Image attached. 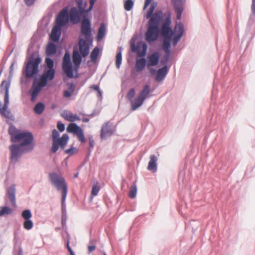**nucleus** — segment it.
<instances>
[{
	"label": "nucleus",
	"instance_id": "f257e3e1",
	"mask_svg": "<svg viewBox=\"0 0 255 255\" xmlns=\"http://www.w3.org/2000/svg\"><path fill=\"white\" fill-rule=\"evenodd\" d=\"M156 5V3H152L145 15L146 18L149 19V21L147 24V29L145 34V39L149 43L157 39L159 26L163 17V12L161 10L157 11L153 13Z\"/></svg>",
	"mask_w": 255,
	"mask_h": 255
},
{
	"label": "nucleus",
	"instance_id": "f03ea898",
	"mask_svg": "<svg viewBox=\"0 0 255 255\" xmlns=\"http://www.w3.org/2000/svg\"><path fill=\"white\" fill-rule=\"evenodd\" d=\"M12 142H20V144L27 150H32L34 146L32 134L28 131H20L14 126H10L8 128Z\"/></svg>",
	"mask_w": 255,
	"mask_h": 255
},
{
	"label": "nucleus",
	"instance_id": "7ed1b4c3",
	"mask_svg": "<svg viewBox=\"0 0 255 255\" xmlns=\"http://www.w3.org/2000/svg\"><path fill=\"white\" fill-rule=\"evenodd\" d=\"M171 18L170 13H168L165 18L161 28V33L164 39L162 43L163 49L166 54L169 56L170 53V41L172 38V30L170 27Z\"/></svg>",
	"mask_w": 255,
	"mask_h": 255
},
{
	"label": "nucleus",
	"instance_id": "20e7f679",
	"mask_svg": "<svg viewBox=\"0 0 255 255\" xmlns=\"http://www.w3.org/2000/svg\"><path fill=\"white\" fill-rule=\"evenodd\" d=\"M49 179L57 190H61L62 194V203H64L67 194V185L64 178L61 175L56 172H52L49 174Z\"/></svg>",
	"mask_w": 255,
	"mask_h": 255
},
{
	"label": "nucleus",
	"instance_id": "39448f33",
	"mask_svg": "<svg viewBox=\"0 0 255 255\" xmlns=\"http://www.w3.org/2000/svg\"><path fill=\"white\" fill-rule=\"evenodd\" d=\"M41 62L40 58L37 57L30 60L26 67V76L30 78L36 74L38 72V65Z\"/></svg>",
	"mask_w": 255,
	"mask_h": 255
},
{
	"label": "nucleus",
	"instance_id": "423d86ee",
	"mask_svg": "<svg viewBox=\"0 0 255 255\" xmlns=\"http://www.w3.org/2000/svg\"><path fill=\"white\" fill-rule=\"evenodd\" d=\"M9 150L10 151V161L13 163H15L17 161L20 155L25 152L30 151V150H26L24 147L18 144H12L9 146Z\"/></svg>",
	"mask_w": 255,
	"mask_h": 255
},
{
	"label": "nucleus",
	"instance_id": "0eeeda50",
	"mask_svg": "<svg viewBox=\"0 0 255 255\" xmlns=\"http://www.w3.org/2000/svg\"><path fill=\"white\" fill-rule=\"evenodd\" d=\"M67 131L68 132L73 133L76 135L78 140L81 142L83 143L86 141L83 130L76 124H70L67 128Z\"/></svg>",
	"mask_w": 255,
	"mask_h": 255
},
{
	"label": "nucleus",
	"instance_id": "6e6552de",
	"mask_svg": "<svg viewBox=\"0 0 255 255\" xmlns=\"http://www.w3.org/2000/svg\"><path fill=\"white\" fill-rule=\"evenodd\" d=\"M62 68L64 73L69 78L73 77V69L70 61V56L68 52H66L63 60Z\"/></svg>",
	"mask_w": 255,
	"mask_h": 255
},
{
	"label": "nucleus",
	"instance_id": "1a4fd4ad",
	"mask_svg": "<svg viewBox=\"0 0 255 255\" xmlns=\"http://www.w3.org/2000/svg\"><path fill=\"white\" fill-rule=\"evenodd\" d=\"M68 10L67 8H63L58 14L56 22L57 25L62 27L66 25L68 22Z\"/></svg>",
	"mask_w": 255,
	"mask_h": 255
},
{
	"label": "nucleus",
	"instance_id": "9d476101",
	"mask_svg": "<svg viewBox=\"0 0 255 255\" xmlns=\"http://www.w3.org/2000/svg\"><path fill=\"white\" fill-rule=\"evenodd\" d=\"M184 33V26L181 23L176 24L174 28V31H172L173 35L172 40L173 44L176 45L179 41Z\"/></svg>",
	"mask_w": 255,
	"mask_h": 255
},
{
	"label": "nucleus",
	"instance_id": "9b49d317",
	"mask_svg": "<svg viewBox=\"0 0 255 255\" xmlns=\"http://www.w3.org/2000/svg\"><path fill=\"white\" fill-rule=\"evenodd\" d=\"M131 47L132 51L136 52L139 57H143L145 55L147 46L144 42L142 41L139 42L136 45L134 44H131Z\"/></svg>",
	"mask_w": 255,
	"mask_h": 255
},
{
	"label": "nucleus",
	"instance_id": "f8f14e48",
	"mask_svg": "<svg viewBox=\"0 0 255 255\" xmlns=\"http://www.w3.org/2000/svg\"><path fill=\"white\" fill-rule=\"evenodd\" d=\"M55 73L54 69L45 70L39 81L40 82L41 85L42 86H45L47 85V81H51L54 78Z\"/></svg>",
	"mask_w": 255,
	"mask_h": 255
},
{
	"label": "nucleus",
	"instance_id": "ddd939ff",
	"mask_svg": "<svg viewBox=\"0 0 255 255\" xmlns=\"http://www.w3.org/2000/svg\"><path fill=\"white\" fill-rule=\"evenodd\" d=\"M81 33L86 36L87 40L91 35V23L88 18H84L81 22Z\"/></svg>",
	"mask_w": 255,
	"mask_h": 255
},
{
	"label": "nucleus",
	"instance_id": "4468645a",
	"mask_svg": "<svg viewBox=\"0 0 255 255\" xmlns=\"http://www.w3.org/2000/svg\"><path fill=\"white\" fill-rule=\"evenodd\" d=\"M160 54L158 52L155 51L152 54L148 55L147 57V67L149 68L150 66L156 65L159 60Z\"/></svg>",
	"mask_w": 255,
	"mask_h": 255
},
{
	"label": "nucleus",
	"instance_id": "2eb2a0df",
	"mask_svg": "<svg viewBox=\"0 0 255 255\" xmlns=\"http://www.w3.org/2000/svg\"><path fill=\"white\" fill-rule=\"evenodd\" d=\"M44 86H42L40 82L39 81L37 84L34 83L32 85L29 93L31 95V100L32 102H35L36 100L37 97L39 93L41 91L42 88Z\"/></svg>",
	"mask_w": 255,
	"mask_h": 255
},
{
	"label": "nucleus",
	"instance_id": "dca6fc26",
	"mask_svg": "<svg viewBox=\"0 0 255 255\" xmlns=\"http://www.w3.org/2000/svg\"><path fill=\"white\" fill-rule=\"evenodd\" d=\"M113 130L109 122L104 124L101 130V137L102 139L107 138L112 135Z\"/></svg>",
	"mask_w": 255,
	"mask_h": 255
},
{
	"label": "nucleus",
	"instance_id": "f3484780",
	"mask_svg": "<svg viewBox=\"0 0 255 255\" xmlns=\"http://www.w3.org/2000/svg\"><path fill=\"white\" fill-rule=\"evenodd\" d=\"M87 39H80L79 41V51L84 57L87 56L89 53V45Z\"/></svg>",
	"mask_w": 255,
	"mask_h": 255
},
{
	"label": "nucleus",
	"instance_id": "a211bd4d",
	"mask_svg": "<svg viewBox=\"0 0 255 255\" xmlns=\"http://www.w3.org/2000/svg\"><path fill=\"white\" fill-rule=\"evenodd\" d=\"M80 12L76 7H72L70 10L69 18L71 22L74 24L77 23L80 21Z\"/></svg>",
	"mask_w": 255,
	"mask_h": 255
},
{
	"label": "nucleus",
	"instance_id": "6ab92c4d",
	"mask_svg": "<svg viewBox=\"0 0 255 255\" xmlns=\"http://www.w3.org/2000/svg\"><path fill=\"white\" fill-rule=\"evenodd\" d=\"M61 33V27L55 25L52 29L50 34V39L54 41H59Z\"/></svg>",
	"mask_w": 255,
	"mask_h": 255
},
{
	"label": "nucleus",
	"instance_id": "aec40b11",
	"mask_svg": "<svg viewBox=\"0 0 255 255\" xmlns=\"http://www.w3.org/2000/svg\"><path fill=\"white\" fill-rule=\"evenodd\" d=\"M158 160L157 157L154 155L150 156V160L148 162L147 169L150 171L153 172H155L157 170V163L156 162Z\"/></svg>",
	"mask_w": 255,
	"mask_h": 255
},
{
	"label": "nucleus",
	"instance_id": "412c9836",
	"mask_svg": "<svg viewBox=\"0 0 255 255\" xmlns=\"http://www.w3.org/2000/svg\"><path fill=\"white\" fill-rule=\"evenodd\" d=\"M63 118L69 122H75L80 121V118L76 115L73 114L70 112L65 111L62 114Z\"/></svg>",
	"mask_w": 255,
	"mask_h": 255
},
{
	"label": "nucleus",
	"instance_id": "4be33fe9",
	"mask_svg": "<svg viewBox=\"0 0 255 255\" xmlns=\"http://www.w3.org/2000/svg\"><path fill=\"white\" fill-rule=\"evenodd\" d=\"M143 102L144 100L139 96H138L135 99H133L131 101H130L132 111H135L138 108L140 107L142 105Z\"/></svg>",
	"mask_w": 255,
	"mask_h": 255
},
{
	"label": "nucleus",
	"instance_id": "5701e85b",
	"mask_svg": "<svg viewBox=\"0 0 255 255\" xmlns=\"http://www.w3.org/2000/svg\"><path fill=\"white\" fill-rule=\"evenodd\" d=\"M15 189L14 186H10L7 191V194L10 200L12 206H15Z\"/></svg>",
	"mask_w": 255,
	"mask_h": 255
},
{
	"label": "nucleus",
	"instance_id": "b1692460",
	"mask_svg": "<svg viewBox=\"0 0 255 255\" xmlns=\"http://www.w3.org/2000/svg\"><path fill=\"white\" fill-rule=\"evenodd\" d=\"M167 73V68L166 66H164L163 67L159 69L157 72L155 80L157 81H160L162 80L166 76Z\"/></svg>",
	"mask_w": 255,
	"mask_h": 255
},
{
	"label": "nucleus",
	"instance_id": "393cba45",
	"mask_svg": "<svg viewBox=\"0 0 255 255\" xmlns=\"http://www.w3.org/2000/svg\"><path fill=\"white\" fill-rule=\"evenodd\" d=\"M56 52V47L55 44L50 42L49 43L46 47V53L47 55L51 56Z\"/></svg>",
	"mask_w": 255,
	"mask_h": 255
},
{
	"label": "nucleus",
	"instance_id": "a878e982",
	"mask_svg": "<svg viewBox=\"0 0 255 255\" xmlns=\"http://www.w3.org/2000/svg\"><path fill=\"white\" fill-rule=\"evenodd\" d=\"M150 92V86L146 85L140 91L138 96L141 98L144 101L147 98Z\"/></svg>",
	"mask_w": 255,
	"mask_h": 255
},
{
	"label": "nucleus",
	"instance_id": "bb28decb",
	"mask_svg": "<svg viewBox=\"0 0 255 255\" xmlns=\"http://www.w3.org/2000/svg\"><path fill=\"white\" fill-rule=\"evenodd\" d=\"M146 65V61L145 59L141 58L140 59L137 60L136 64H135V68L136 70L137 71L142 70Z\"/></svg>",
	"mask_w": 255,
	"mask_h": 255
},
{
	"label": "nucleus",
	"instance_id": "cd10ccee",
	"mask_svg": "<svg viewBox=\"0 0 255 255\" xmlns=\"http://www.w3.org/2000/svg\"><path fill=\"white\" fill-rule=\"evenodd\" d=\"M69 140V136L67 134H64L61 138H58L57 141L59 144V145L63 148L66 145L68 140Z\"/></svg>",
	"mask_w": 255,
	"mask_h": 255
},
{
	"label": "nucleus",
	"instance_id": "c85d7f7f",
	"mask_svg": "<svg viewBox=\"0 0 255 255\" xmlns=\"http://www.w3.org/2000/svg\"><path fill=\"white\" fill-rule=\"evenodd\" d=\"M73 61L74 64L78 66L81 62V57L77 51H74L73 54Z\"/></svg>",
	"mask_w": 255,
	"mask_h": 255
},
{
	"label": "nucleus",
	"instance_id": "c756f323",
	"mask_svg": "<svg viewBox=\"0 0 255 255\" xmlns=\"http://www.w3.org/2000/svg\"><path fill=\"white\" fill-rule=\"evenodd\" d=\"M45 108L44 105L42 103H37L34 108V111L35 113L40 115L42 113Z\"/></svg>",
	"mask_w": 255,
	"mask_h": 255
},
{
	"label": "nucleus",
	"instance_id": "7c9ffc66",
	"mask_svg": "<svg viewBox=\"0 0 255 255\" xmlns=\"http://www.w3.org/2000/svg\"><path fill=\"white\" fill-rule=\"evenodd\" d=\"M69 90L64 91L63 96L66 98H69L74 91V86L73 84H69Z\"/></svg>",
	"mask_w": 255,
	"mask_h": 255
},
{
	"label": "nucleus",
	"instance_id": "2f4dec72",
	"mask_svg": "<svg viewBox=\"0 0 255 255\" xmlns=\"http://www.w3.org/2000/svg\"><path fill=\"white\" fill-rule=\"evenodd\" d=\"M78 7L79 10V12H80L81 14H84L85 13H87L88 11H86L87 10H85V7L87 5V3L85 2L84 3H83V1L82 0H79L78 1Z\"/></svg>",
	"mask_w": 255,
	"mask_h": 255
},
{
	"label": "nucleus",
	"instance_id": "473e14b6",
	"mask_svg": "<svg viewBox=\"0 0 255 255\" xmlns=\"http://www.w3.org/2000/svg\"><path fill=\"white\" fill-rule=\"evenodd\" d=\"M105 26L104 23H102L100 25V27L99 29L98 34H97V39L98 40H101L104 36L105 32Z\"/></svg>",
	"mask_w": 255,
	"mask_h": 255
},
{
	"label": "nucleus",
	"instance_id": "72a5a7b5",
	"mask_svg": "<svg viewBox=\"0 0 255 255\" xmlns=\"http://www.w3.org/2000/svg\"><path fill=\"white\" fill-rule=\"evenodd\" d=\"M99 53V49L98 47H96L94 48L91 53V59L92 62H95L97 59Z\"/></svg>",
	"mask_w": 255,
	"mask_h": 255
},
{
	"label": "nucleus",
	"instance_id": "f704fd0d",
	"mask_svg": "<svg viewBox=\"0 0 255 255\" xmlns=\"http://www.w3.org/2000/svg\"><path fill=\"white\" fill-rule=\"evenodd\" d=\"M12 212V210L10 208L7 207H1L0 209V216L10 214Z\"/></svg>",
	"mask_w": 255,
	"mask_h": 255
},
{
	"label": "nucleus",
	"instance_id": "c9c22d12",
	"mask_svg": "<svg viewBox=\"0 0 255 255\" xmlns=\"http://www.w3.org/2000/svg\"><path fill=\"white\" fill-rule=\"evenodd\" d=\"M122 56L121 52H118L116 57V65L118 69H119L122 63Z\"/></svg>",
	"mask_w": 255,
	"mask_h": 255
},
{
	"label": "nucleus",
	"instance_id": "e433bc0d",
	"mask_svg": "<svg viewBox=\"0 0 255 255\" xmlns=\"http://www.w3.org/2000/svg\"><path fill=\"white\" fill-rule=\"evenodd\" d=\"M133 5V2L132 0H127L124 3V8L127 11L130 10Z\"/></svg>",
	"mask_w": 255,
	"mask_h": 255
},
{
	"label": "nucleus",
	"instance_id": "4c0bfd02",
	"mask_svg": "<svg viewBox=\"0 0 255 255\" xmlns=\"http://www.w3.org/2000/svg\"><path fill=\"white\" fill-rule=\"evenodd\" d=\"M33 226V222L30 220H25L23 223V227L25 229L29 230L32 228Z\"/></svg>",
	"mask_w": 255,
	"mask_h": 255
},
{
	"label": "nucleus",
	"instance_id": "58836bf2",
	"mask_svg": "<svg viewBox=\"0 0 255 255\" xmlns=\"http://www.w3.org/2000/svg\"><path fill=\"white\" fill-rule=\"evenodd\" d=\"M136 186L135 185L131 186L128 193L129 197L132 199L135 198L136 195Z\"/></svg>",
	"mask_w": 255,
	"mask_h": 255
},
{
	"label": "nucleus",
	"instance_id": "ea45409f",
	"mask_svg": "<svg viewBox=\"0 0 255 255\" xmlns=\"http://www.w3.org/2000/svg\"><path fill=\"white\" fill-rule=\"evenodd\" d=\"M22 217L24 220H30L32 215L29 210H25L22 213Z\"/></svg>",
	"mask_w": 255,
	"mask_h": 255
},
{
	"label": "nucleus",
	"instance_id": "a19ab883",
	"mask_svg": "<svg viewBox=\"0 0 255 255\" xmlns=\"http://www.w3.org/2000/svg\"><path fill=\"white\" fill-rule=\"evenodd\" d=\"M100 189V187L98 185L97 183L96 184H94L92 186L91 194L93 196H95L97 195L98 192H99Z\"/></svg>",
	"mask_w": 255,
	"mask_h": 255
},
{
	"label": "nucleus",
	"instance_id": "79ce46f5",
	"mask_svg": "<svg viewBox=\"0 0 255 255\" xmlns=\"http://www.w3.org/2000/svg\"><path fill=\"white\" fill-rule=\"evenodd\" d=\"M135 94V90L133 88H131L129 90L127 95V97L129 101H131L133 99V98Z\"/></svg>",
	"mask_w": 255,
	"mask_h": 255
},
{
	"label": "nucleus",
	"instance_id": "37998d69",
	"mask_svg": "<svg viewBox=\"0 0 255 255\" xmlns=\"http://www.w3.org/2000/svg\"><path fill=\"white\" fill-rule=\"evenodd\" d=\"M174 9L177 13V18L180 19L183 11V6L175 7Z\"/></svg>",
	"mask_w": 255,
	"mask_h": 255
},
{
	"label": "nucleus",
	"instance_id": "c03bdc74",
	"mask_svg": "<svg viewBox=\"0 0 255 255\" xmlns=\"http://www.w3.org/2000/svg\"><path fill=\"white\" fill-rule=\"evenodd\" d=\"M45 63L48 69H54V63L51 58H46L45 59Z\"/></svg>",
	"mask_w": 255,
	"mask_h": 255
},
{
	"label": "nucleus",
	"instance_id": "a18cd8bd",
	"mask_svg": "<svg viewBox=\"0 0 255 255\" xmlns=\"http://www.w3.org/2000/svg\"><path fill=\"white\" fill-rule=\"evenodd\" d=\"M59 144L57 141H53L52 146L51 148V151L53 153L56 152L59 148Z\"/></svg>",
	"mask_w": 255,
	"mask_h": 255
},
{
	"label": "nucleus",
	"instance_id": "49530a36",
	"mask_svg": "<svg viewBox=\"0 0 255 255\" xmlns=\"http://www.w3.org/2000/svg\"><path fill=\"white\" fill-rule=\"evenodd\" d=\"M185 0H172L174 7L182 6L183 3Z\"/></svg>",
	"mask_w": 255,
	"mask_h": 255
},
{
	"label": "nucleus",
	"instance_id": "de8ad7c7",
	"mask_svg": "<svg viewBox=\"0 0 255 255\" xmlns=\"http://www.w3.org/2000/svg\"><path fill=\"white\" fill-rule=\"evenodd\" d=\"M59 134L58 131L56 129H53L52 131V140L53 141H57L58 139V137L59 136Z\"/></svg>",
	"mask_w": 255,
	"mask_h": 255
},
{
	"label": "nucleus",
	"instance_id": "09e8293b",
	"mask_svg": "<svg viewBox=\"0 0 255 255\" xmlns=\"http://www.w3.org/2000/svg\"><path fill=\"white\" fill-rule=\"evenodd\" d=\"M66 153L67 154H69L70 155H72L77 153L78 150L76 148H71L68 149H67L65 151Z\"/></svg>",
	"mask_w": 255,
	"mask_h": 255
},
{
	"label": "nucleus",
	"instance_id": "8fccbe9b",
	"mask_svg": "<svg viewBox=\"0 0 255 255\" xmlns=\"http://www.w3.org/2000/svg\"><path fill=\"white\" fill-rule=\"evenodd\" d=\"M57 127L60 132L63 131L65 129V125L60 122H58Z\"/></svg>",
	"mask_w": 255,
	"mask_h": 255
},
{
	"label": "nucleus",
	"instance_id": "3c124183",
	"mask_svg": "<svg viewBox=\"0 0 255 255\" xmlns=\"http://www.w3.org/2000/svg\"><path fill=\"white\" fill-rule=\"evenodd\" d=\"M96 0H90V5L89 6V8L86 11H89L93 8V6H94L95 2L96 1Z\"/></svg>",
	"mask_w": 255,
	"mask_h": 255
},
{
	"label": "nucleus",
	"instance_id": "603ef678",
	"mask_svg": "<svg viewBox=\"0 0 255 255\" xmlns=\"http://www.w3.org/2000/svg\"><path fill=\"white\" fill-rule=\"evenodd\" d=\"M89 145L91 147L93 148L95 144V141L92 136L89 137Z\"/></svg>",
	"mask_w": 255,
	"mask_h": 255
},
{
	"label": "nucleus",
	"instance_id": "864d4df0",
	"mask_svg": "<svg viewBox=\"0 0 255 255\" xmlns=\"http://www.w3.org/2000/svg\"><path fill=\"white\" fill-rule=\"evenodd\" d=\"M251 9L253 13L255 15V0H252Z\"/></svg>",
	"mask_w": 255,
	"mask_h": 255
},
{
	"label": "nucleus",
	"instance_id": "5fc2aeb1",
	"mask_svg": "<svg viewBox=\"0 0 255 255\" xmlns=\"http://www.w3.org/2000/svg\"><path fill=\"white\" fill-rule=\"evenodd\" d=\"M35 0H24L26 5H31L33 4Z\"/></svg>",
	"mask_w": 255,
	"mask_h": 255
},
{
	"label": "nucleus",
	"instance_id": "6e6d98bb",
	"mask_svg": "<svg viewBox=\"0 0 255 255\" xmlns=\"http://www.w3.org/2000/svg\"><path fill=\"white\" fill-rule=\"evenodd\" d=\"M151 1L152 0H145L143 7V9H145L147 8V7L149 5Z\"/></svg>",
	"mask_w": 255,
	"mask_h": 255
},
{
	"label": "nucleus",
	"instance_id": "4d7b16f0",
	"mask_svg": "<svg viewBox=\"0 0 255 255\" xmlns=\"http://www.w3.org/2000/svg\"><path fill=\"white\" fill-rule=\"evenodd\" d=\"M96 249L95 246H90L88 247V252L89 254L92 253L93 251H94Z\"/></svg>",
	"mask_w": 255,
	"mask_h": 255
},
{
	"label": "nucleus",
	"instance_id": "13d9d810",
	"mask_svg": "<svg viewBox=\"0 0 255 255\" xmlns=\"http://www.w3.org/2000/svg\"><path fill=\"white\" fill-rule=\"evenodd\" d=\"M90 88L97 91L99 89V86L96 85H91Z\"/></svg>",
	"mask_w": 255,
	"mask_h": 255
},
{
	"label": "nucleus",
	"instance_id": "bf43d9fd",
	"mask_svg": "<svg viewBox=\"0 0 255 255\" xmlns=\"http://www.w3.org/2000/svg\"><path fill=\"white\" fill-rule=\"evenodd\" d=\"M151 73V74H154L155 72V70L153 68H150V67H149V68H148Z\"/></svg>",
	"mask_w": 255,
	"mask_h": 255
},
{
	"label": "nucleus",
	"instance_id": "052dcab7",
	"mask_svg": "<svg viewBox=\"0 0 255 255\" xmlns=\"http://www.w3.org/2000/svg\"><path fill=\"white\" fill-rule=\"evenodd\" d=\"M67 249H68V251L70 252V255L72 254V253H74L73 251L72 250V249H71V248L69 247L68 244H67Z\"/></svg>",
	"mask_w": 255,
	"mask_h": 255
},
{
	"label": "nucleus",
	"instance_id": "680f3d73",
	"mask_svg": "<svg viewBox=\"0 0 255 255\" xmlns=\"http://www.w3.org/2000/svg\"><path fill=\"white\" fill-rule=\"evenodd\" d=\"M98 91V96L99 97H101L102 96V92L99 89V91Z\"/></svg>",
	"mask_w": 255,
	"mask_h": 255
},
{
	"label": "nucleus",
	"instance_id": "e2e57ef3",
	"mask_svg": "<svg viewBox=\"0 0 255 255\" xmlns=\"http://www.w3.org/2000/svg\"><path fill=\"white\" fill-rule=\"evenodd\" d=\"M89 119H83V121L84 122H89Z\"/></svg>",
	"mask_w": 255,
	"mask_h": 255
},
{
	"label": "nucleus",
	"instance_id": "0e129e2a",
	"mask_svg": "<svg viewBox=\"0 0 255 255\" xmlns=\"http://www.w3.org/2000/svg\"><path fill=\"white\" fill-rule=\"evenodd\" d=\"M103 255H106V254L104 252V253H103Z\"/></svg>",
	"mask_w": 255,
	"mask_h": 255
},
{
	"label": "nucleus",
	"instance_id": "69168bd1",
	"mask_svg": "<svg viewBox=\"0 0 255 255\" xmlns=\"http://www.w3.org/2000/svg\"><path fill=\"white\" fill-rule=\"evenodd\" d=\"M71 255H75L74 253H72Z\"/></svg>",
	"mask_w": 255,
	"mask_h": 255
},
{
	"label": "nucleus",
	"instance_id": "338daca9",
	"mask_svg": "<svg viewBox=\"0 0 255 255\" xmlns=\"http://www.w3.org/2000/svg\"><path fill=\"white\" fill-rule=\"evenodd\" d=\"M75 177H77V174L76 175H75Z\"/></svg>",
	"mask_w": 255,
	"mask_h": 255
},
{
	"label": "nucleus",
	"instance_id": "774afa93",
	"mask_svg": "<svg viewBox=\"0 0 255 255\" xmlns=\"http://www.w3.org/2000/svg\"><path fill=\"white\" fill-rule=\"evenodd\" d=\"M92 40L91 39H90V42H92Z\"/></svg>",
	"mask_w": 255,
	"mask_h": 255
}]
</instances>
